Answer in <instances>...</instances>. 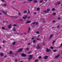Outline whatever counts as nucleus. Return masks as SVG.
I'll list each match as a JSON object with an SVG mask.
<instances>
[{"label":"nucleus","mask_w":62,"mask_h":62,"mask_svg":"<svg viewBox=\"0 0 62 62\" xmlns=\"http://www.w3.org/2000/svg\"><path fill=\"white\" fill-rule=\"evenodd\" d=\"M59 56H60V54H58L57 55L55 56V58H58Z\"/></svg>","instance_id":"nucleus-8"},{"label":"nucleus","mask_w":62,"mask_h":62,"mask_svg":"<svg viewBox=\"0 0 62 62\" xmlns=\"http://www.w3.org/2000/svg\"><path fill=\"white\" fill-rule=\"evenodd\" d=\"M23 4H25V2L24 1V2H23Z\"/></svg>","instance_id":"nucleus-57"},{"label":"nucleus","mask_w":62,"mask_h":62,"mask_svg":"<svg viewBox=\"0 0 62 62\" xmlns=\"http://www.w3.org/2000/svg\"><path fill=\"white\" fill-rule=\"evenodd\" d=\"M8 28L9 29H10L12 27V25L11 24L9 25L8 27Z\"/></svg>","instance_id":"nucleus-7"},{"label":"nucleus","mask_w":62,"mask_h":62,"mask_svg":"<svg viewBox=\"0 0 62 62\" xmlns=\"http://www.w3.org/2000/svg\"><path fill=\"white\" fill-rule=\"evenodd\" d=\"M56 15V13H54L52 14V15Z\"/></svg>","instance_id":"nucleus-29"},{"label":"nucleus","mask_w":62,"mask_h":62,"mask_svg":"<svg viewBox=\"0 0 62 62\" xmlns=\"http://www.w3.org/2000/svg\"><path fill=\"white\" fill-rule=\"evenodd\" d=\"M30 28H29L28 31H30Z\"/></svg>","instance_id":"nucleus-50"},{"label":"nucleus","mask_w":62,"mask_h":62,"mask_svg":"<svg viewBox=\"0 0 62 62\" xmlns=\"http://www.w3.org/2000/svg\"><path fill=\"white\" fill-rule=\"evenodd\" d=\"M13 26H17V25L16 24H14L13 25Z\"/></svg>","instance_id":"nucleus-41"},{"label":"nucleus","mask_w":62,"mask_h":62,"mask_svg":"<svg viewBox=\"0 0 62 62\" xmlns=\"http://www.w3.org/2000/svg\"><path fill=\"white\" fill-rule=\"evenodd\" d=\"M26 50L27 51H29V48H28V47H27L26 48Z\"/></svg>","instance_id":"nucleus-31"},{"label":"nucleus","mask_w":62,"mask_h":62,"mask_svg":"<svg viewBox=\"0 0 62 62\" xmlns=\"http://www.w3.org/2000/svg\"><path fill=\"white\" fill-rule=\"evenodd\" d=\"M14 34H18L19 35V34L18 33H14Z\"/></svg>","instance_id":"nucleus-61"},{"label":"nucleus","mask_w":62,"mask_h":62,"mask_svg":"<svg viewBox=\"0 0 62 62\" xmlns=\"http://www.w3.org/2000/svg\"><path fill=\"white\" fill-rule=\"evenodd\" d=\"M48 58V56H46L44 57V58L45 59H47Z\"/></svg>","instance_id":"nucleus-10"},{"label":"nucleus","mask_w":62,"mask_h":62,"mask_svg":"<svg viewBox=\"0 0 62 62\" xmlns=\"http://www.w3.org/2000/svg\"><path fill=\"white\" fill-rule=\"evenodd\" d=\"M31 53V51H30L28 52V54H30Z\"/></svg>","instance_id":"nucleus-33"},{"label":"nucleus","mask_w":62,"mask_h":62,"mask_svg":"<svg viewBox=\"0 0 62 62\" xmlns=\"http://www.w3.org/2000/svg\"><path fill=\"white\" fill-rule=\"evenodd\" d=\"M43 1V0H41L39 1V2L40 3H42Z\"/></svg>","instance_id":"nucleus-20"},{"label":"nucleus","mask_w":62,"mask_h":62,"mask_svg":"<svg viewBox=\"0 0 62 62\" xmlns=\"http://www.w3.org/2000/svg\"><path fill=\"white\" fill-rule=\"evenodd\" d=\"M45 23V21H44L43 22V23Z\"/></svg>","instance_id":"nucleus-56"},{"label":"nucleus","mask_w":62,"mask_h":62,"mask_svg":"<svg viewBox=\"0 0 62 62\" xmlns=\"http://www.w3.org/2000/svg\"><path fill=\"white\" fill-rule=\"evenodd\" d=\"M2 29H3V30H4V29H5V27H2Z\"/></svg>","instance_id":"nucleus-28"},{"label":"nucleus","mask_w":62,"mask_h":62,"mask_svg":"<svg viewBox=\"0 0 62 62\" xmlns=\"http://www.w3.org/2000/svg\"><path fill=\"white\" fill-rule=\"evenodd\" d=\"M50 48L51 49H54V47H53L52 46H51L50 47Z\"/></svg>","instance_id":"nucleus-37"},{"label":"nucleus","mask_w":62,"mask_h":62,"mask_svg":"<svg viewBox=\"0 0 62 62\" xmlns=\"http://www.w3.org/2000/svg\"><path fill=\"white\" fill-rule=\"evenodd\" d=\"M30 32V31H28V33H29Z\"/></svg>","instance_id":"nucleus-51"},{"label":"nucleus","mask_w":62,"mask_h":62,"mask_svg":"<svg viewBox=\"0 0 62 62\" xmlns=\"http://www.w3.org/2000/svg\"><path fill=\"white\" fill-rule=\"evenodd\" d=\"M23 34H26L27 33H23Z\"/></svg>","instance_id":"nucleus-64"},{"label":"nucleus","mask_w":62,"mask_h":62,"mask_svg":"<svg viewBox=\"0 0 62 62\" xmlns=\"http://www.w3.org/2000/svg\"><path fill=\"white\" fill-rule=\"evenodd\" d=\"M33 13L34 14H37V13L36 12H34Z\"/></svg>","instance_id":"nucleus-43"},{"label":"nucleus","mask_w":62,"mask_h":62,"mask_svg":"<svg viewBox=\"0 0 62 62\" xmlns=\"http://www.w3.org/2000/svg\"><path fill=\"white\" fill-rule=\"evenodd\" d=\"M5 42V41H3V43Z\"/></svg>","instance_id":"nucleus-63"},{"label":"nucleus","mask_w":62,"mask_h":62,"mask_svg":"<svg viewBox=\"0 0 62 62\" xmlns=\"http://www.w3.org/2000/svg\"><path fill=\"white\" fill-rule=\"evenodd\" d=\"M21 55L23 57H25V56H26V55L24 53L21 54Z\"/></svg>","instance_id":"nucleus-5"},{"label":"nucleus","mask_w":62,"mask_h":62,"mask_svg":"<svg viewBox=\"0 0 62 62\" xmlns=\"http://www.w3.org/2000/svg\"><path fill=\"white\" fill-rule=\"evenodd\" d=\"M53 34H51L50 36V39H52V37H53Z\"/></svg>","instance_id":"nucleus-13"},{"label":"nucleus","mask_w":62,"mask_h":62,"mask_svg":"<svg viewBox=\"0 0 62 62\" xmlns=\"http://www.w3.org/2000/svg\"><path fill=\"white\" fill-rule=\"evenodd\" d=\"M42 58V57H41V56H39V59H40V58Z\"/></svg>","instance_id":"nucleus-38"},{"label":"nucleus","mask_w":62,"mask_h":62,"mask_svg":"<svg viewBox=\"0 0 62 62\" xmlns=\"http://www.w3.org/2000/svg\"><path fill=\"white\" fill-rule=\"evenodd\" d=\"M36 34H39V32L37 31V32H36Z\"/></svg>","instance_id":"nucleus-44"},{"label":"nucleus","mask_w":62,"mask_h":62,"mask_svg":"<svg viewBox=\"0 0 62 62\" xmlns=\"http://www.w3.org/2000/svg\"><path fill=\"white\" fill-rule=\"evenodd\" d=\"M54 10H56V9H54V8H53L52 9V11H54Z\"/></svg>","instance_id":"nucleus-24"},{"label":"nucleus","mask_w":62,"mask_h":62,"mask_svg":"<svg viewBox=\"0 0 62 62\" xmlns=\"http://www.w3.org/2000/svg\"><path fill=\"white\" fill-rule=\"evenodd\" d=\"M28 13H29V14L30 13V11H29V10H28Z\"/></svg>","instance_id":"nucleus-34"},{"label":"nucleus","mask_w":62,"mask_h":62,"mask_svg":"<svg viewBox=\"0 0 62 62\" xmlns=\"http://www.w3.org/2000/svg\"><path fill=\"white\" fill-rule=\"evenodd\" d=\"M2 6H4V7H6L7 6V5L6 4H4L3 5H2Z\"/></svg>","instance_id":"nucleus-16"},{"label":"nucleus","mask_w":62,"mask_h":62,"mask_svg":"<svg viewBox=\"0 0 62 62\" xmlns=\"http://www.w3.org/2000/svg\"><path fill=\"white\" fill-rule=\"evenodd\" d=\"M23 12V13H27V11L26 10H25Z\"/></svg>","instance_id":"nucleus-22"},{"label":"nucleus","mask_w":62,"mask_h":62,"mask_svg":"<svg viewBox=\"0 0 62 62\" xmlns=\"http://www.w3.org/2000/svg\"><path fill=\"white\" fill-rule=\"evenodd\" d=\"M9 17H11L12 18H14V16H9Z\"/></svg>","instance_id":"nucleus-15"},{"label":"nucleus","mask_w":62,"mask_h":62,"mask_svg":"<svg viewBox=\"0 0 62 62\" xmlns=\"http://www.w3.org/2000/svg\"><path fill=\"white\" fill-rule=\"evenodd\" d=\"M36 49H41V48L40 46L39 45H38L36 47Z\"/></svg>","instance_id":"nucleus-2"},{"label":"nucleus","mask_w":62,"mask_h":62,"mask_svg":"<svg viewBox=\"0 0 62 62\" xmlns=\"http://www.w3.org/2000/svg\"><path fill=\"white\" fill-rule=\"evenodd\" d=\"M33 43H35V42H36V40H33Z\"/></svg>","instance_id":"nucleus-36"},{"label":"nucleus","mask_w":62,"mask_h":62,"mask_svg":"<svg viewBox=\"0 0 62 62\" xmlns=\"http://www.w3.org/2000/svg\"><path fill=\"white\" fill-rule=\"evenodd\" d=\"M37 10H40V8H37Z\"/></svg>","instance_id":"nucleus-30"},{"label":"nucleus","mask_w":62,"mask_h":62,"mask_svg":"<svg viewBox=\"0 0 62 62\" xmlns=\"http://www.w3.org/2000/svg\"><path fill=\"white\" fill-rule=\"evenodd\" d=\"M35 23V22H33V23H32V24H34Z\"/></svg>","instance_id":"nucleus-42"},{"label":"nucleus","mask_w":62,"mask_h":62,"mask_svg":"<svg viewBox=\"0 0 62 62\" xmlns=\"http://www.w3.org/2000/svg\"><path fill=\"white\" fill-rule=\"evenodd\" d=\"M36 39L37 40H40V39L38 38H37Z\"/></svg>","instance_id":"nucleus-35"},{"label":"nucleus","mask_w":62,"mask_h":62,"mask_svg":"<svg viewBox=\"0 0 62 62\" xmlns=\"http://www.w3.org/2000/svg\"><path fill=\"white\" fill-rule=\"evenodd\" d=\"M53 23H54L55 22V21H53Z\"/></svg>","instance_id":"nucleus-62"},{"label":"nucleus","mask_w":62,"mask_h":62,"mask_svg":"<svg viewBox=\"0 0 62 62\" xmlns=\"http://www.w3.org/2000/svg\"><path fill=\"white\" fill-rule=\"evenodd\" d=\"M60 27V26L58 25L57 26V28H59Z\"/></svg>","instance_id":"nucleus-46"},{"label":"nucleus","mask_w":62,"mask_h":62,"mask_svg":"<svg viewBox=\"0 0 62 62\" xmlns=\"http://www.w3.org/2000/svg\"><path fill=\"white\" fill-rule=\"evenodd\" d=\"M1 1L3 2H5V0H1Z\"/></svg>","instance_id":"nucleus-45"},{"label":"nucleus","mask_w":62,"mask_h":62,"mask_svg":"<svg viewBox=\"0 0 62 62\" xmlns=\"http://www.w3.org/2000/svg\"><path fill=\"white\" fill-rule=\"evenodd\" d=\"M33 2L35 3H36L37 2V1L35 0L33 1Z\"/></svg>","instance_id":"nucleus-21"},{"label":"nucleus","mask_w":62,"mask_h":62,"mask_svg":"<svg viewBox=\"0 0 62 62\" xmlns=\"http://www.w3.org/2000/svg\"><path fill=\"white\" fill-rule=\"evenodd\" d=\"M0 55L1 56H3L4 55V54L2 53H0Z\"/></svg>","instance_id":"nucleus-9"},{"label":"nucleus","mask_w":62,"mask_h":62,"mask_svg":"<svg viewBox=\"0 0 62 62\" xmlns=\"http://www.w3.org/2000/svg\"><path fill=\"white\" fill-rule=\"evenodd\" d=\"M55 42V41H53V43H54V42Z\"/></svg>","instance_id":"nucleus-60"},{"label":"nucleus","mask_w":62,"mask_h":62,"mask_svg":"<svg viewBox=\"0 0 62 62\" xmlns=\"http://www.w3.org/2000/svg\"><path fill=\"white\" fill-rule=\"evenodd\" d=\"M2 12L3 13H4V14H6V15H7V11H6L5 12L3 10H2Z\"/></svg>","instance_id":"nucleus-6"},{"label":"nucleus","mask_w":62,"mask_h":62,"mask_svg":"<svg viewBox=\"0 0 62 62\" xmlns=\"http://www.w3.org/2000/svg\"><path fill=\"white\" fill-rule=\"evenodd\" d=\"M16 42H14L12 43V45H14L15 44Z\"/></svg>","instance_id":"nucleus-18"},{"label":"nucleus","mask_w":62,"mask_h":62,"mask_svg":"<svg viewBox=\"0 0 62 62\" xmlns=\"http://www.w3.org/2000/svg\"><path fill=\"white\" fill-rule=\"evenodd\" d=\"M50 51H51V50L49 49L48 48L46 49V52H50Z\"/></svg>","instance_id":"nucleus-11"},{"label":"nucleus","mask_w":62,"mask_h":62,"mask_svg":"<svg viewBox=\"0 0 62 62\" xmlns=\"http://www.w3.org/2000/svg\"><path fill=\"white\" fill-rule=\"evenodd\" d=\"M58 20H60V17H59L58 18Z\"/></svg>","instance_id":"nucleus-55"},{"label":"nucleus","mask_w":62,"mask_h":62,"mask_svg":"<svg viewBox=\"0 0 62 62\" xmlns=\"http://www.w3.org/2000/svg\"><path fill=\"white\" fill-rule=\"evenodd\" d=\"M38 23H39L38 22H36L35 23V24H36V25H38Z\"/></svg>","instance_id":"nucleus-39"},{"label":"nucleus","mask_w":62,"mask_h":62,"mask_svg":"<svg viewBox=\"0 0 62 62\" xmlns=\"http://www.w3.org/2000/svg\"><path fill=\"white\" fill-rule=\"evenodd\" d=\"M31 21H28L27 22H26V23H31Z\"/></svg>","instance_id":"nucleus-14"},{"label":"nucleus","mask_w":62,"mask_h":62,"mask_svg":"<svg viewBox=\"0 0 62 62\" xmlns=\"http://www.w3.org/2000/svg\"><path fill=\"white\" fill-rule=\"evenodd\" d=\"M50 11V9L48 8L47 9V10L45 11L43 10V11L44 12V13H49V11Z\"/></svg>","instance_id":"nucleus-1"},{"label":"nucleus","mask_w":62,"mask_h":62,"mask_svg":"<svg viewBox=\"0 0 62 62\" xmlns=\"http://www.w3.org/2000/svg\"><path fill=\"white\" fill-rule=\"evenodd\" d=\"M31 44V43H28V45H30V44Z\"/></svg>","instance_id":"nucleus-58"},{"label":"nucleus","mask_w":62,"mask_h":62,"mask_svg":"<svg viewBox=\"0 0 62 62\" xmlns=\"http://www.w3.org/2000/svg\"><path fill=\"white\" fill-rule=\"evenodd\" d=\"M19 20L20 21H23V18L19 19Z\"/></svg>","instance_id":"nucleus-19"},{"label":"nucleus","mask_w":62,"mask_h":62,"mask_svg":"<svg viewBox=\"0 0 62 62\" xmlns=\"http://www.w3.org/2000/svg\"><path fill=\"white\" fill-rule=\"evenodd\" d=\"M18 15H20L21 14V13H19L18 14Z\"/></svg>","instance_id":"nucleus-48"},{"label":"nucleus","mask_w":62,"mask_h":62,"mask_svg":"<svg viewBox=\"0 0 62 62\" xmlns=\"http://www.w3.org/2000/svg\"><path fill=\"white\" fill-rule=\"evenodd\" d=\"M15 61L16 62H17V60L16 59H15Z\"/></svg>","instance_id":"nucleus-40"},{"label":"nucleus","mask_w":62,"mask_h":62,"mask_svg":"<svg viewBox=\"0 0 62 62\" xmlns=\"http://www.w3.org/2000/svg\"><path fill=\"white\" fill-rule=\"evenodd\" d=\"M29 57L28 58V59L30 60L32 58H33V56H32V55H30L29 56Z\"/></svg>","instance_id":"nucleus-3"},{"label":"nucleus","mask_w":62,"mask_h":62,"mask_svg":"<svg viewBox=\"0 0 62 62\" xmlns=\"http://www.w3.org/2000/svg\"><path fill=\"white\" fill-rule=\"evenodd\" d=\"M61 2H61V1H60L59 2H58V4L59 5V4H61Z\"/></svg>","instance_id":"nucleus-17"},{"label":"nucleus","mask_w":62,"mask_h":62,"mask_svg":"<svg viewBox=\"0 0 62 62\" xmlns=\"http://www.w3.org/2000/svg\"><path fill=\"white\" fill-rule=\"evenodd\" d=\"M33 47H36V45H33Z\"/></svg>","instance_id":"nucleus-53"},{"label":"nucleus","mask_w":62,"mask_h":62,"mask_svg":"<svg viewBox=\"0 0 62 62\" xmlns=\"http://www.w3.org/2000/svg\"><path fill=\"white\" fill-rule=\"evenodd\" d=\"M7 55L5 56L4 57V58H6V57H7Z\"/></svg>","instance_id":"nucleus-52"},{"label":"nucleus","mask_w":62,"mask_h":62,"mask_svg":"<svg viewBox=\"0 0 62 62\" xmlns=\"http://www.w3.org/2000/svg\"><path fill=\"white\" fill-rule=\"evenodd\" d=\"M23 48H21L20 49H19L18 50V52H19V53L20 52H22L23 50Z\"/></svg>","instance_id":"nucleus-4"},{"label":"nucleus","mask_w":62,"mask_h":62,"mask_svg":"<svg viewBox=\"0 0 62 62\" xmlns=\"http://www.w3.org/2000/svg\"><path fill=\"white\" fill-rule=\"evenodd\" d=\"M53 51L54 52H56L57 51V50H53Z\"/></svg>","instance_id":"nucleus-23"},{"label":"nucleus","mask_w":62,"mask_h":62,"mask_svg":"<svg viewBox=\"0 0 62 62\" xmlns=\"http://www.w3.org/2000/svg\"><path fill=\"white\" fill-rule=\"evenodd\" d=\"M61 46H62V43L61 44L60 46H59V48H61Z\"/></svg>","instance_id":"nucleus-32"},{"label":"nucleus","mask_w":62,"mask_h":62,"mask_svg":"<svg viewBox=\"0 0 62 62\" xmlns=\"http://www.w3.org/2000/svg\"><path fill=\"white\" fill-rule=\"evenodd\" d=\"M39 36H40V35H38V36L37 37L38 38H39Z\"/></svg>","instance_id":"nucleus-59"},{"label":"nucleus","mask_w":62,"mask_h":62,"mask_svg":"<svg viewBox=\"0 0 62 62\" xmlns=\"http://www.w3.org/2000/svg\"><path fill=\"white\" fill-rule=\"evenodd\" d=\"M16 18H17V17L14 16V18H15V19H16Z\"/></svg>","instance_id":"nucleus-47"},{"label":"nucleus","mask_w":62,"mask_h":62,"mask_svg":"<svg viewBox=\"0 0 62 62\" xmlns=\"http://www.w3.org/2000/svg\"><path fill=\"white\" fill-rule=\"evenodd\" d=\"M28 1L29 2H30L31 1H32V0H28Z\"/></svg>","instance_id":"nucleus-49"},{"label":"nucleus","mask_w":62,"mask_h":62,"mask_svg":"<svg viewBox=\"0 0 62 62\" xmlns=\"http://www.w3.org/2000/svg\"><path fill=\"white\" fill-rule=\"evenodd\" d=\"M12 30L14 31V32H15L16 31L15 30V28H13L12 29Z\"/></svg>","instance_id":"nucleus-27"},{"label":"nucleus","mask_w":62,"mask_h":62,"mask_svg":"<svg viewBox=\"0 0 62 62\" xmlns=\"http://www.w3.org/2000/svg\"><path fill=\"white\" fill-rule=\"evenodd\" d=\"M38 59H36L35 60V62H38Z\"/></svg>","instance_id":"nucleus-25"},{"label":"nucleus","mask_w":62,"mask_h":62,"mask_svg":"<svg viewBox=\"0 0 62 62\" xmlns=\"http://www.w3.org/2000/svg\"><path fill=\"white\" fill-rule=\"evenodd\" d=\"M34 38H35L33 37V38H32L31 39H34Z\"/></svg>","instance_id":"nucleus-54"},{"label":"nucleus","mask_w":62,"mask_h":62,"mask_svg":"<svg viewBox=\"0 0 62 62\" xmlns=\"http://www.w3.org/2000/svg\"><path fill=\"white\" fill-rule=\"evenodd\" d=\"M27 16H26L25 17H24L23 16H22V18H23V19H24V20H25L26 18H27Z\"/></svg>","instance_id":"nucleus-12"},{"label":"nucleus","mask_w":62,"mask_h":62,"mask_svg":"<svg viewBox=\"0 0 62 62\" xmlns=\"http://www.w3.org/2000/svg\"><path fill=\"white\" fill-rule=\"evenodd\" d=\"M12 54V51H11L9 52L10 54Z\"/></svg>","instance_id":"nucleus-26"}]
</instances>
